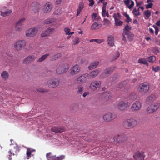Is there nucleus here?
Here are the masks:
<instances>
[{"instance_id":"obj_46","label":"nucleus","mask_w":160,"mask_h":160,"mask_svg":"<svg viewBox=\"0 0 160 160\" xmlns=\"http://www.w3.org/2000/svg\"><path fill=\"white\" fill-rule=\"evenodd\" d=\"M132 12L134 15L136 16H138L140 15L139 12H138V11L136 8L133 10Z\"/></svg>"},{"instance_id":"obj_62","label":"nucleus","mask_w":160,"mask_h":160,"mask_svg":"<svg viewBox=\"0 0 160 160\" xmlns=\"http://www.w3.org/2000/svg\"><path fill=\"white\" fill-rule=\"evenodd\" d=\"M130 0H124V2L125 4L127 6H128L130 3Z\"/></svg>"},{"instance_id":"obj_60","label":"nucleus","mask_w":160,"mask_h":160,"mask_svg":"<svg viewBox=\"0 0 160 160\" xmlns=\"http://www.w3.org/2000/svg\"><path fill=\"white\" fill-rule=\"evenodd\" d=\"M104 41V40L103 39H97L96 42L98 43H102Z\"/></svg>"},{"instance_id":"obj_15","label":"nucleus","mask_w":160,"mask_h":160,"mask_svg":"<svg viewBox=\"0 0 160 160\" xmlns=\"http://www.w3.org/2000/svg\"><path fill=\"white\" fill-rule=\"evenodd\" d=\"M145 157L144 152H143L140 151L136 152L133 156V158L136 160L139 159L141 160H143Z\"/></svg>"},{"instance_id":"obj_56","label":"nucleus","mask_w":160,"mask_h":160,"mask_svg":"<svg viewBox=\"0 0 160 160\" xmlns=\"http://www.w3.org/2000/svg\"><path fill=\"white\" fill-rule=\"evenodd\" d=\"M37 90L38 92H48V91H47V90H44V89H42V88L37 89Z\"/></svg>"},{"instance_id":"obj_2","label":"nucleus","mask_w":160,"mask_h":160,"mask_svg":"<svg viewBox=\"0 0 160 160\" xmlns=\"http://www.w3.org/2000/svg\"><path fill=\"white\" fill-rule=\"evenodd\" d=\"M69 65L67 63L59 66L56 69V72L58 74H62L66 72L69 68Z\"/></svg>"},{"instance_id":"obj_22","label":"nucleus","mask_w":160,"mask_h":160,"mask_svg":"<svg viewBox=\"0 0 160 160\" xmlns=\"http://www.w3.org/2000/svg\"><path fill=\"white\" fill-rule=\"evenodd\" d=\"M99 73V71L98 70H95L91 72L88 75V78H93L97 76Z\"/></svg>"},{"instance_id":"obj_57","label":"nucleus","mask_w":160,"mask_h":160,"mask_svg":"<svg viewBox=\"0 0 160 160\" xmlns=\"http://www.w3.org/2000/svg\"><path fill=\"white\" fill-rule=\"evenodd\" d=\"M58 59L56 55L51 57L50 60L52 61H54Z\"/></svg>"},{"instance_id":"obj_50","label":"nucleus","mask_w":160,"mask_h":160,"mask_svg":"<svg viewBox=\"0 0 160 160\" xmlns=\"http://www.w3.org/2000/svg\"><path fill=\"white\" fill-rule=\"evenodd\" d=\"M131 29V28L129 26L128 24L126 25L125 27L124 30L125 31H128L130 30Z\"/></svg>"},{"instance_id":"obj_6","label":"nucleus","mask_w":160,"mask_h":160,"mask_svg":"<svg viewBox=\"0 0 160 160\" xmlns=\"http://www.w3.org/2000/svg\"><path fill=\"white\" fill-rule=\"evenodd\" d=\"M149 85L147 82H143L139 85L138 90L142 93H145L149 90Z\"/></svg>"},{"instance_id":"obj_47","label":"nucleus","mask_w":160,"mask_h":160,"mask_svg":"<svg viewBox=\"0 0 160 160\" xmlns=\"http://www.w3.org/2000/svg\"><path fill=\"white\" fill-rule=\"evenodd\" d=\"M79 39L78 38L76 37L75 39L73 41V45H75L78 44L79 42Z\"/></svg>"},{"instance_id":"obj_4","label":"nucleus","mask_w":160,"mask_h":160,"mask_svg":"<svg viewBox=\"0 0 160 160\" xmlns=\"http://www.w3.org/2000/svg\"><path fill=\"white\" fill-rule=\"evenodd\" d=\"M117 117V114L115 112H108L103 117V119L105 122H110L115 119Z\"/></svg>"},{"instance_id":"obj_11","label":"nucleus","mask_w":160,"mask_h":160,"mask_svg":"<svg viewBox=\"0 0 160 160\" xmlns=\"http://www.w3.org/2000/svg\"><path fill=\"white\" fill-rule=\"evenodd\" d=\"M59 82V81L58 79H52L47 82V84L50 88H54L58 85Z\"/></svg>"},{"instance_id":"obj_25","label":"nucleus","mask_w":160,"mask_h":160,"mask_svg":"<svg viewBox=\"0 0 160 160\" xmlns=\"http://www.w3.org/2000/svg\"><path fill=\"white\" fill-rule=\"evenodd\" d=\"M102 27V25L100 23L94 22L91 26V29L92 30L98 29Z\"/></svg>"},{"instance_id":"obj_61","label":"nucleus","mask_w":160,"mask_h":160,"mask_svg":"<svg viewBox=\"0 0 160 160\" xmlns=\"http://www.w3.org/2000/svg\"><path fill=\"white\" fill-rule=\"evenodd\" d=\"M106 12V9H102V15L103 17H105V13Z\"/></svg>"},{"instance_id":"obj_12","label":"nucleus","mask_w":160,"mask_h":160,"mask_svg":"<svg viewBox=\"0 0 160 160\" xmlns=\"http://www.w3.org/2000/svg\"><path fill=\"white\" fill-rule=\"evenodd\" d=\"M26 44L25 41L20 40L15 43L14 47L17 50H20L25 46Z\"/></svg>"},{"instance_id":"obj_43","label":"nucleus","mask_w":160,"mask_h":160,"mask_svg":"<svg viewBox=\"0 0 160 160\" xmlns=\"http://www.w3.org/2000/svg\"><path fill=\"white\" fill-rule=\"evenodd\" d=\"M25 20V18H22L20 20H19L16 23V24H20L21 25H23V22Z\"/></svg>"},{"instance_id":"obj_45","label":"nucleus","mask_w":160,"mask_h":160,"mask_svg":"<svg viewBox=\"0 0 160 160\" xmlns=\"http://www.w3.org/2000/svg\"><path fill=\"white\" fill-rule=\"evenodd\" d=\"M153 95H151L150 96H149L147 98L146 101L148 102H150L153 100Z\"/></svg>"},{"instance_id":"obj_16","label":"nucleus","mask_w":160,"mask_h":160,"mask_svg":"<svg viewBox=\"0 0 160 160\" xmlns=\"http://www.w3.org/2000/svg\"><path fill=\"white\" fill-rule=\"evenodd\" d=\"M110 141L112 142H121L123 140V136L121 135H117L115 136L113 138H110Z\"/></svg>"},{"instance_id":"obj_51","label":"nucleus","mask_w":160,"mask_h":160,"mask_svg":"<svg viewBox=\"0 0 160 160\" xmlns=\"http://www.w3.org/2000/svg\"><path fill=\"white\" fill-rule=\"evenodd\" d=\"M26 154L27 155L28 157H31V152L30 149L29 148H28L27 149Z\"/></svg>"},{"instance_id":"obj_10","label":"nucleus","mask_w":160,"mask_h":160,"mask_svg":"<svg viewBox=\"0 0 160 160\" xmlns=\"http://www.w3.org/2000/svg\"><path fill=\"white\" fill-rule=\"evenodd\" d=\"M80 68L79 66L76 64L72 67L70 69V73L72 76L76 75L80 72Z\"/></svg>"},{"instance_id":"obj_19","label":"nucleus","mask_w":160,"mask_h":160,"mask_svg":"<svg viewBox=\"0 0 160 160\" xmlns=\"http://www.w3.org/2000/svg\"><path fill=\"white\" fill-rule=\"evenodd\" d=\"M54 30V29L53 28L48 29L41 34V37H44L50 35L52 34Z\"/></svg>"},{"instance_id":"obj_59","label":"nucleus","mask_w":160,"mask_h":160,"mask_svg":"<svg viewBox=\"0 0 160 160\" xmlns=\"http://www.w3.org/2000/svg\"><path fill=\"white\" fill-rule=\"evenodd\" d=\"M89 2L90 3L89 4V6H92L94 3V1L93 0H89Z\"/></svg>"},{"instance_id":"obj_55","label":"nucleus","mask_w":160,"mask_h":160,"mask_svg":"<svg viewBox=\"0 0 160 160\" xmlns=\"http://www.w3.org/2000/svg\"><path fill=\"white\" fill-rule=\"evenodd\" d=\"M65 155H61L59 157H57L58 160H62L65 158Z\"/></svg>"},{"instance_id":"obj_34","label":"nucleus","mask_w":160,"mask_h":160,"mask_svg":"<svg viewBox=\"0 0 160 160\" xmlns=\"http://www.w3.org/2000/svg\"><path fill=\"white\" fill-rule=\"evenodd\" d=\"M120 56V53L118 51H117L113 55L112 59V61H113L117 59Z\"/></svg>"},{"instance_id":"obj_58","label":"nucleus","mask_w":160,"mask_h":160,"mask_svg":"<svg viewBox=\"0 0 160 160\" xmlns=\"http://www.w3.org/2000/svg\"><path fill=\"white\" fill-rule=\"evenodd\" d=\"M131 4L128 7L129 9H131L134 6V2L133 1L131 0Z\"/></svg>"},{"instance_id":"obj_3","label":"nucleus","mask_w":160,"mask_h":160,"mask_svg":"<svg viewBox=\"0 0 160 160\" xmlns=\"http://www.w3.org/2000/svg\"><path fill=\"white\" fill-rule=\"evenodd\" d=\"M160 106L159 103H153L148 107L147 112L149 114H152L156 111Z\"/></svg>"},{"instance_id":"obj_53","label":"nucleus","mask_w":160,"mask_h":160,"mask_svg":"<svg viewBox=\"0 0 160 160\" xmlns=\"http://www.w3.org/2000/svg\"><path fill=\"white\" fill-rule=\"evenodd\" d=\"M153 6V4L152 3H149L148 4L146 5V8L148 9L151 8Z\"/></svg>"},{"instance_id":"obj_38","label":"nucleus","mask_w":160,"mask_h":160,"mask_svg":"<svg viewBox=\"0 0 160 160\" xmlns=\"http://www.w3.org/2000/svg\"><path fill=\"white\" fill-rule=\"evenodd\" d=\"M23 28V26L19 24H16L15 25V29L17 31H20Z\"/></svg>"},{"instance_id":"obj_33","label":"nucleus","mask_w":160,"mask_h":160,"mask_svg":"<svg viewBox=\"0 0 160 160\" xmlns=\"http://www.w3.org/2000/svg\"><path fill=\"white\" fill-rule=\"evenodd\" d=\"M55 20L54 18H51L46 19L44 21V23L46 24H50L53 22Z\"/></svg>"},{"instance_id":"obj_64","label":"nucleus","mask_w":160,"mask_h":160,"mask_svg":"<svg viewBox=\"0 0 160 160\" xmlns=\"http://www.w3.org/2000/svg\"><path fill=\"white\" fill-rule=\"evenodd\" d=\"M51 160H58L57 157H56V155H54L52 157V158Z\"/></svg>"},{"instance_id":"obj_42","label":"nucleus","mask_w":160,"mask_h":160,"mask_svg":"<svg viewBox=\"0 0 160 160\" xmlns=\"http://www.w3.org/2000/svg\"><path fill=\"white\" fill-rule=\"evenodd\" d=\"M104 96L107 99H110L112 97V95L109 92H105L104 94Z\"/></svg>"},{"instance_id":"obj_49","label":"nucleus","mask_w":160,"mask_h":160,"mask_svg":"<svg viewBox=\"0 0 160 160\" xmlns=\"http://www.w3.org/2000/svg\"><path fill=\"white\" fill-rule=\"evenodd\" d=\"M64 31L66 35H69L70 32V29L68 28H65L64 29Z\"/></svg>"},{"instance_id":"obj_18","label":"nucleus","mask_w":160,"mask_h":160,"mask_svg":"<svg viewBox=\"0 0 160 160\" xmlns=\"http://www.w3.org/2000/svg\"><path fill=\"white\" fill-rule=\"evenodd\" d=\"M13 148L9 151L10 153L13 155H16L19 152V147L16 144L13 145Z\"/></svg>"},{"instance_id":"obj_13","label":"nucleus","mask_w":160,"mask_h":160,"mask_svg":"<svg viewBox=\"0 0 160 160\" xmlns=\"http://www.w3.org/2000/svg\"><path fill=\"white\" fill-rule=\"evenodd\" d=\"M88 78V75L87 74H83L79 77L77 79V82L79 84L84 83L86 82Z\"/></svg>"},{"instance_id":"obj_35","label":"nucleus","mask_w":160,"mask_h":160,"mask_svg":"<svg viewBox=\"0 0 160 160\" xmlns=\"http://www.w3.org/2000/svg\"><path fill=\"white\" fill-rule=\"evenodd\" d=\"M49 55V54H46L41 56L38 60L39 62H42Z\"/></svg>"},{"instance_id":"obj_8","label":"nucleus","mask_w":160,"mask_h":160,"mask_svg":"<svg viewBox=\"0 0 160 160\" xmlns=\"http://www.w3.org/2000/svg\"><path fill=\"white\" fill-rule=\"evenodd\" d=\"M12 9H9L5 6L2 7L0 9L1 15L3 17L10 15L12 13Z\"/></svg>"},{"instance_id":"obj_30","label":"nucleus","mask_w":160,"mask_h":160,"mask_svg":"<svg viewBox=\"0 0 160 160\" xmlns=\"http://www.w3.org/2000/svg\"><path fill=\"white\" fill-rule=\"evenodd\" d=\"M77 93L78 95L81 94L83 91L84 87L81 85H80L78 86L77 88Z\"/></svg>"},{"instance_id":"obj_31","label":"nucleus","mask_w":160,"mask_h":160,"mask_svg":"<svg viewBox=\"0 0 160 160\" xmlns=\"http://www.w3.org/2000/svg\"><path fill=\"white\" fill-rule=\"evenodd\" d=\"M114 69V67H112L106 69L104 72L105 74H110L113 71Z\"/></svg>"},{"instance_id":"obj_17","label":"nucleus","mask_w":160,"mask_h":160,"mask_svg":"<svg viewBox=\"0 0 160 160\" xmlns=\"http://www.w3.org/2000/svg\"><path fill=\"white\" fill-rule=\"evenodd\" d=\"M52 4L49 2H48L45 4L43 8V11L44 12L47 13L49 12L52 10Z\"/></svg>"},{"instance_id":"obj_32","label":"nucleus","mask_w":160,"mask_h":160,"mask_svg":"<svg viewBox=\"0 0 160 160\" xmlns=\"http://www.w3.org/2000/svg\"><path fill=\"white\" fill-rule=\"evenodd\" d=\"M147 61L149 62H153L156 60V58L155 56H152L148 57L147 58Z\"/></svg>"},{"instance_id":"obj_1","label":"nucleus","mask_w":160,"mask_h":160,"mask_svg":"<svg viewBox=\"0 0 160 160\" xmlns=\"http://www.w3.org/2000/svg\"><path fill=\"white\" fill-rule=\"evenodd\" d=\"M138 124V121L134 118L127 119L123 122L124 127L127 129L131 128L136 127Z\"/></svg>"},{"instance_id":"obj_27","label":"nucleus","mask_w":160,"mask_h":160,"mask_svg":"<svg viewBox=\"0 0 160 160\" xmlns=\"http://www.w3.org/2000/svg\"><path fill=\"white\" fill-rule=\"evenodd\" d=\"M138 62L141 65L144 64L146 65L147 66L148 65L147 59L145 58H141L139 59L138 60Z\"/></svg>"},{"instance_id":"obj_41","label":"nucleus","mask_w":160,"mask_h":160,"mask_svg":"<svg viewBox=\"0 0 160 160\" xmlns=\"http://www.w3.org/2000/svg\"><path fill=\"white\" fill-rule=\"evenodd\" d=\"M103 22L104 23V25L106 26H108L111 24L110 21L107 19L104 18Z\"/></svg>"},{"instance_id":"obj_39","label":"nucleus","mask_w":160,"mask_h":160,"mask_svg":"<svg viewBox=\"0 0 160 160\" xmlns=\"http://www.w3.org/2000/svg\"><path fill=\"white\" fill-rule=\"evenodd\" d=\"M1 76L4 79H6L8 78V74L7 72L4 71L2 74Z\"/></svg>"},{"instance_id":"obj_37","label":"nucleus","mask_w":160,"mask_h":160,"mask_svg":"<svg viewBox=\"0 0 160 160\" xmlns=\"http://www.w3.org/2000/svg\"><path fill=\"white\" fill-rule=\"evenodd\" d=\"M62 10L61 8H59L55 10L54 12L55 15H58L61 14L62 12Z\"/></svg>"},{"instance_id":"obj_9","label":"nucleus","mask_w":160,"mask_h":160,"mask_svg":"<svg viewBox=\"0 0 160 160\" xmlns=\"http://www.w3.org/2000/svg\"><path fill=\"white\" fill-rule=\"evenodd\" d=\"M38 32V30L34 28L28 29L26 31V35L28 38L34 37Z\"/></svg>"},{"instance_id":"obj_40","label":"nucleus","mask_w":160,"mask_h":160,"mask_svg":"<svg viewBox=\"0 0 160 160\" xmlns=\"http://www.w3.org/2000/svg\"><path fill=\"white\" fill-rule=\"evenodd\" d=\"M144 15L148 18H149L151 15V12L150 11L146 10L144 11Z\"/></svg>"},{"instance_id":"obj_36","label":"nucleus","mask_w":160,"mask_h":160,"mask_svg":"<svg viewBox=\"0 0 160 160\" xmlns=\"http://www.w3.org/2000/svg\"><path fill=\"white\" fill-rule=\"evenodd\" d=\"M115 22L116 26H121L123 24V22L120 21L119 19H115Z\"/></svg>"},{"instance_id":"obj_48","label":"nucleus","mask_w":160,"mask_h":160,"mask_svg":"<svg viewBox=\"0 0 160 160\" xmlns=\"http://www.w3.org/2000/svg\"><path fill=\"white\" fill-rule=\"evenodd\" d=\"M84 4L83 3L81 2L80 3L79 5V6L77 9L78 10H79L81 11L83 9V8Z\"/></svg>"},{"instance_id":"obj_63","label":"nucleus","mask_w":160,"mask_h":160,"mask_svg":"<svg viewBox=\"0 0 160 160\" xmlns=\"http://www.w3.org/2000/svg\"><path fill=\"white\" fill-rule=\"evenodd\" d=\"M56 55L57 57V58L58 59L59 58H61L62 56V55L61 53H58L57 54H56Z\"/></svg>"},{"instance_id":"obj_5","label":"nucleus","mask_w":160,"mask_h":160,"mask_svg":"<svg viewBox=\"0 0 160 160\" xmlns=\"http://www.w3.org/2000/svg\"><path fill=\"white\" fill-rule=\"evenodd\" d=\"M117 106L119 110L124 111L129 106V103L126 100H122L118 103Z\"/></svg>"},{"instance_id":"obj_54","label":"nucleus","mask_w":160,"mask_h":160,"mask_svg":"<svg viewBox=\"0 0 160 160\" xmlns=\"http://www.w3.org/2000/svg\"><path fill=\"white\" fill-rule=\"evenodd\" d=\"M120 16V14L118 13H117V14H114L113 15V18L115 19H118V18H119Z\"/></svg>"},{"instance_id":"obj_29","label":"nucleus","mask_w":160,"mask_h":160,"mask_svg":"<svg viewBox=\"0 0 160 160\" xmlns=\"http://www.w3.org/2000/svg\"><path fill=\"white\" fill-rule=\"evenodd\" d=\"M91 17L93 21H98L100 18L99 16L97 13H93L91 16Z\"/></svg>"},{"instance_id":"obj_26","label":"nucleus","mask_w":160,"mask_h":160,"mask_svg":"<svg viewBox=\"0 0 160 160\" xmlns=\"http://www.w3.org/2000/svg\"><path fill=\"white\" fill-rule=\"evenodd\" d=\"M108 44L111 46L112 47L114 45V38L113 37L111 36L108 38Z\"/></svg>"},{"instance_id":"obj_23","label":"nucleus","mask_w":160,"mask_h":160,"mask_svg":"<svg viewBox=\"0 0 160 160\" xmlns=\"http://www.w3.org/2000/svg\"><path fill=\"white\" fill-rule=\"evenodd\" d=\"M51 130L56 132H62L64 131V128L61 127L54 126L52 127Z\"/></svg>"},{"instance_id":"obj_21","label":"nucleus","mask_w":160,"mask_h":160,"mask_svg":"<svg viewBox=\"0 0 160 160\" xmlns=\"http://www.w3.org/2000/svg\"><path fill=\"white\" fill-rule=\"evenodd\" d=\"M40 8V5L37 3H33L32 6V10L34 12H36L38 11Z\"/></svg>"},{"instance_id":"obj_14","label":"nucleus","mask_w":160,"mask_h":160,"mask_svg":"<svg viewBox=\"0 0 160 160\" xmlns=\"http://www.w3.org/2000/svg\"><path fill=\"white\" fill-rule=\"evenodd\" d=\"M101 85V82L100 81L92 82L90 85L89 88L92 90H95L98 89H99Z\"/></svg>"},{"instance_id":"obj_20","label":"nucleus","mask_w":160,"mask_h":160,"mask_svg":"<svg viewBox=\"0 0 160 160\" xmlns=\"http://www.w3.org/2000/svg\"><path fill=\"white\" fill-rule=\"evenodd\" d=\"M36 58L34 55L29 56L24 60L23 63L26 64H28L34 60Z\"/></svg>"},{"instance_id":"obj_44","label":"nucleus","mask_w":160,"mask_h":160,"mask_svg":"<svg viewBox=\"0 0 160 160\" xmlns=\"http://www.w3.org/2000/svg\"><path fill=\"white\" fill-rule=\"evenodd\" d=\"M54 155H52L51 152H49L46 154V157L47 160H51L52 158V157Z\"/></svg>"},{"instance_id":"obj_24","label":"nucleus","mask_w":160,"mask_h":160,"mask_svg":"<svg viewBox=\"0 0 160 160\" xmlns=\"http://www.w3.org/2000/svg\"><path fill=\"white\" fill-rule=\"evenodd\" d=\"M99 63V62L98 61H95L92 62L88 67L89 69L92 70L96 68Z\"/></svg>"},{"instance_id":"obj_7","label":"nucleus","mask_w":160,"mask_h":160,"mask_svg":"<svg viewBox=\"0 0 160 160\" xmlns=\"http://www.w3.org/2000/svg\"><path fill=\"white\" fill-rule=\"evenodd\" d=\"M142 106V102L139 101H136L132 105L130 109L132 112H136L141 109Z\"/></svg>"},{"instance_id":"obj_52","label":"nucleus","mask_w":160,"mask_h":160,"mask_svg":"<svg viewBox=\"0 0 160 160\" xmlns=\"http://www.w3.org/2000/svg\"><path fill=\"white\" fill-rule=\"evenodd\" d=\"M152 69L155 72H158L160 69V68L159 66H157L156 67H152Z\"/></svg>"},{"instance_id":"obj_28","label":"nucleus","mask_w":160,"mask_h":160,"mask_svg":"<svg viewBox=\"0 0 160 160\" xmlns=\"http://www.w3.org/2000/svg\"><path fill=\"white\" fill-rule=\"evenodd\" d=\"M137 98V94L135 92L131 93L129 96L128 97L129 99L132 100H134L136 99Z\"/></svg>"}]
</instances>
